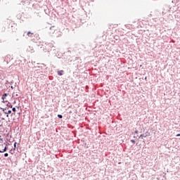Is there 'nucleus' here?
Returning <instances> with one entry per match:
<instances>
[{"mask_svg":"<svg viewBox=\"0 0 180 180\" xmlns=\"http://www.w3.org/2000/svg\"><path fill=\"white\" fill-rule=\"evenodd\" d=\"M61 60L62 63L68 64V62L70 61V60H71V56L64 53V55H63L61 57Z\"/></svg>","mask_w":180,"mask_h":180,"instance_id":"nucleus-1","label":"nucleus"},{"mask_svg":"<svg viewBox=\"0 0 180 180\" xmlns=\"http://www.w3.org/2000/svg\"><path fill=\"white\" fill-rule=\"evenodd\" d=\"M56 47L53 46V44H49L45 46V50H47L48 53H50L52 50H55Z\"/></svg>","mask_w":180,"mask_h":180,"instance_id":"nucleus-2","label":"nucleus"},{"mask_svg":"<svg viewBox=\"0 0 180 180\" xmlns=\"http://www.w3.org/2000/svg\"><path fill=\"white\" fill-rule=\"evenodd\" d=\"M8 93H4L2 96H1V99H2V103H6V102H8V101H5V99H6V96H8Z\"/></svg>","mask_w":180,"mask_h":180,"instance_id":"nucleus-3","label":"nucleus"},{"mask_svg":"<svg viewBox=\"0 0 180 180\" xmlns=\"http://www.w3.org/2000/svg\"><path fill=\"white\" fill-rule=\"evenodd\" d=\"M57 74H58V75L61 77V76L64 75V70H58Z\"/></svg>","mask_w":180,"mask_h":180,"instance_id":"nucleus-4","label":"nucleus"},{"mask_svg":"<svg viewBox=\"0 0 180 180\" xmlns=\"http://www.w3.org/2000/svg\"><path fill=\"white\" fill-rule=\"evenodd\" d=\"M8 151V146H6L3 150H0V153H6Z\"/></svg>","mask_w":180,"mask_h":180,"instance_id":"nucleus-5","label":"nucleus"},{"mask_svg":"<svg viewBox=\"0 0 180 180\" xmlns=\"http://www.w3.org/2000/svg\"><path fill=\"white\" fill-rule=\"evenodd\" d=\"M148 132H146V134H141L139 136V139H143V137H147V136H148Z\"/></svg>","mask_w":180,"mask_h":180,"instance_id":"nucleus-6","label":"nucleus"},{"mask_svg":"<svg viewBox=\"0 0 180 180\" xmlns=\"http://www.w3.org/2000/svg\"><path fill=\"white\" fill-rule=\"evenodd\" d=\"M5 115H6V117H9V115H11V113H12V110H9L8 112H4Z\"/></svg>","mask_w":180,"mask_h":180,"instance_id":"nucleus-7","label":"nucleus"},{"mask_svg":"<svg viewBox=\"0 0 180 180\" xmlns=\"http://www.w3.org/2000/svg\"><path fill=\"white\" fill-rule=\"evenodd\" d=\"M33 33H32L30 31H29L27 33V35L28 36V37H33Z\"/></svg>","mask_w":180,"mask_h":180,"instance_id":"nucleus-8","label":"nucleus"},{"mask_svg":"<svg viewBox=\"0 0 180 180\" xmlns=\"http://www.w3.org/2000/svg\"><path fill=\"white\" fill-rule=\"evenodd\" d=\"M6 106L7 108H13V105H12V104L9 101H8Z\"/></svg>","mask_w":180,"mask_h":180,"instance_id":"nucleus-9","label":"nucleus"},{"mask_svg":"<svg viewBox=\"0 0 180 180\" xmlns=\"http://www.w3.org/2000/svg\"><path fill=\"white\" fill-rule=\"evenodd\" d=\"M16 144H18V142H15L13 145V150H16Z\"/></svg>","mask_w":180,"mask_h":180,"instance_id":"nucleus-10","label":"nucleus"},{"mask_svg":"<svg viewBox=\"0 0 180 180\" xmlns=\"http://www.w3.org/2000/svg\"><path fill=\"white\" fill-rule=\"evenodd\" d=\"M58 119H63V115H60V114L58 115Z\"/></svg>","mask_w":180,"mask_h":180,"instance_id":"nucleus-11","label":"nucleus"},{"mask_svg":"<svg viewBox=\"0 0 180 180\" xmlns=\"http://www.w3.org/2000/svg\"><path fill=\"white\" fill-rule=\"evenodd\" d=\"M12 108V111L13 112H16V108H15V107H13V108Z\"/></svg>","mask_w":180,"mask_h":180,"instance_id":"nucleus-12","label":"nucleus"},{"mask_svg":"<svg viewBox=\"0 0 180 180\" xmlns=\"http://www.w3.org/2000/svg\"><path fill=\"white\" fill-rule=\"evenodd\" d=\"M0 109H1V110H3L4 113H5V112H6V109H5V108H2L0 107Z\"/></svg>","mask_w":180,"mask_h":180,"instance_id":"nucleus-13","label":"nucleus"},{"mask_svg":"<svg viewBox=\"0 0 180 180\" xmlns=\"http://www.w3.org/2000/svg\"><path fill=\"white\" fill-rule=\"evenodd\" d=\"M131 143H133V144H136V141L134 139H131Z\"/></svg>","mask_w":180,"mask_h":180,"instance_id":"nucleus-14","label":"nucleus"},{"mask_svg":"<svg viewBox=\"0 0 180 180\" xmlns=\"http://www.w3.org/2000/svg\"><path fill=\"white\" fill-rule=\"evenodd\" d=\"M12 151H13V149H11V150H9L10 154H13V152H12Z\"/></svg>","mask_w":180,"mask_h":180,"instance_id":"nucleus-15","label":"nucleus"},{"mask_svg":"<svg viewBox=\"0 0 180 180\" xmlns=\"http://www.w3.org/2000/svg\"><path fill=\"white\" fill-rule=\"evenodd\" d=\"M9 155L8 153H4V157H8Z\"/></svg>","mask_w":180,"mask_h":180,"instance_id":"nucleus-16","label":"nucleus"},{"mask_svg":"<svg viewBox=\"0 0 180 180\" xmlns=\"http://www.w3.org/2000/svg\"><path fill=\"white\" fill-rule=\"evenodd\" d=\"M176 137H180V134H177L176 135Z\"/></svg>","mask_w":180,"mask_h":180,"instance_id":"nucleus-17","label":"nucleus"},{"mask_svg":"<svg viewBox=\"0 0 180 180\" xmlns=\"http://www.w3.org/2000/svg\"><path fill=\"white\" fill-rule=\"evenodd\" d=\"M135 134H139V131L136 130V131H135Z\"/></svg>","mask_w":180,"mask_h":180,"instance_id":"nucleus-18","label":"nucleus"},{"mask_svg":"<svg viewBox=\"0 0 180 180\" xmlns=\"http://www.w3.org/2000/svg\"><path fill=\"white\" fill-rule=\"evenodd\" d=\"M4 109H6V110H7L8 109H9V108L6 107V108H4Z\"/></svg>","mask_w":180,"mask_h":180,"instance_id":"nucleus-19","label":"nucleus"},{"mask_svg":"<svg viewBox=\"0 0 180 180\" xmlns=\"http://www.w3.org/2000/svg\"><path fill=\"white\" fill-rule=\"evenodd\" d=\"M11 89H13V86H11Z\"/></svg>","mask_w":180,"mask_h":180,"instance_id":"nucleus-20","label":"nucleus"},{"mask_svg":"<svg viewBox=\"0 0 180 180\" xmlns=\"http://www.w3.org/2000/svg\"><path fill=\"white\" fill-rule=\"evenodd\" d=\"M19 146H20V143H18V147H19Z\"/></svg>","mask_w":180,"mask_h":180,"instance_id":"nucleus-21","label":"nucleus"},{"mask_svg":"<svg viewBox=\"0 0 180 180\" xmlns=\"http://www.w3.org/2000/svg\"><path fill=\"white\" fill-rule=\"evenodd\" d=\"M145 80L147 81V77H145Z\"/></svg>","mask_w":180,"mask_h":180,"instance_id":"nucleus-22","label":"nucleus"},{"mask_svg":"<svg viewBox=\"0 0 180 180\" xmlns=\"http://www.w3.org/2000/svg\"><path fill=\"white\" fill-rule=\"evenodd\" d=\"M1 120H5V118H1Z\"/></svg>","mask_w":180,"mask_h":180,"instance_id":"nucleus-23","label":"nucleus"},{"mask_svg":"<svg viewBox=\"0 0 180 180\" xmlns=\"http://www.w3.org/2000/svg\"><path fill=\"white\" fill-rule=\"evenodd\" d=\"M2 116V114L0 112V117Z\"/></svg>","mask_w":180,"mask_h":180,"instance_id":"nucleus-24","label":"nucleus"},{"mask_svg":"<svg viewBox=\"0 0 180 180\" xmlns=\"http://www.w3.org/2000/svg\"><path fill=\"white\" fill-rule=\"evenodd\" d=\"M52 27H50V30H51V29H52Z\"/></svg>","mask_w":180,"mask_h":180,"instance_id":"nucleus-25","label":"nucleus"},{"mask_svg":"<svg viewBox=\"0 0 180 180\" xmlns=\"http://www.w3.org/2000/svg\"><path fill=\"white\" fill-rule=\"evenodd\" d=\"M13 103H16V101H14Z\"/></svg>","mask_w":180,"mask_h":180,"instance_id":"nucleus-26","label":"nucleus"},{"mask_svg":"<svg viewBox=\"0 0 180 180\" xmlns=\"http://www.w3.org/2000/svg\"><path fill=\"white\" fill-rule=\"evenodd\" d=\"M134 139H136V136H134Z\"/></svg>","mask_w":180,"mask_h":180,"instance_id":"nucleus-27","label":"nucleus"}]
</instances>
